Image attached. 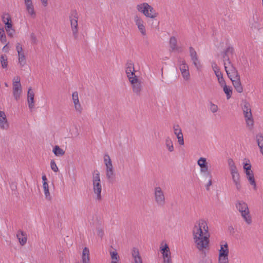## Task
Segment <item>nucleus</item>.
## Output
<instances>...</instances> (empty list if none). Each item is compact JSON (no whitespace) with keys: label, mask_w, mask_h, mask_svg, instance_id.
I'll return each instance as SVG.
<instances>
[{"label":"nucleus","mask_w":263,"mask_h":263,"mask_svg":"<svg viewBox=\"0 0 263 263\" xmlns=\"http://www.w3.org/2000/svg\"><path fill=\"white\" fill-rule=\"evenodd\" d=\"M193 239L197 248L203 251L209 247L210 233L207 221L204 219L196 221L192 230Z\"/></svg>","instance_id":"obj_1"},{"label":"nucleus","mask_w":263,"mask_h":263,"mask_svg":"<svg viewBox=\"0 0 263 263\" xmlns=\"http://www.w3.org/2000/svg\"><path fill=\"white\" fill-rule=\"evenodd\" d=\"M92 190L94 194L96 195V199L100 201L102 199L101 192L102 186L100 178V173L98 171H95L92 173Z\"/></svg>","instance_id":"obj_2"},{"label":"nucleus","mask_w":263,"mask_h":263,"mask_svg":"<svg viewBox=\"0 0 263 263\" xmlns=\"http://www.w3.org/2000/svg\"><path fill=\"white\" fill-rule=\"evenodd\" d=\"M154 201L159 207H163L166 203V198L164 190L160 186H156L153 189Z\"/></svg>","instance_id":"obj_3"},{"label":"nucleus","mask_w":263,"mask_h":263,"mask_svg":"<svg viewBox=\"0 0 263 263\" xmlns=\"http://www.w3.org/2000/svg\"><path fill=\"white\" fill-rule=\"evenodd\" d=\"M137 10L142 13L145 17L151 18H155L158 14L153 7L147 3H142L136 6Z\"/></svg>","instance_id":"obj_4"},{"label":"nucleus","mask_w":263,"mask_h":263,"mask_svg":"<svg viewBox=\"0 0 263 263\" xmlns=\"http://www.w3.org/2000/svg\"><path fill=\"white\" fill-rule=\"evenodd\" d=\"M103 161L105 166V174L107 179L108 182L112 183L115 179V173L111 160L108 154L104 155Z\"/></svg>","instance_id":"obj_5"},{"label":"nucleus","mask_w":263,"mask_h":263,"mask_svg":"<svg viewBox=\"0 0 263 263\" xmlns=\"http://www.w3.org/2000/svg\"><path fill=\"white\" fill-rule=\"evenodd\" d=\"M242 109L247 126L252 128L254 125V120L250 104L248 102H245Z\"/></svg>","instance_id":"obj_6"},{"label":"nucleus","mask_w":263,"mask_h":263,"mask_svg":"<svg viewBox=\"0 0 263 263\" xmlns=\"http://www.w3.org/2000/svg\"><path fill=\"white\" fill-rule=\"evenodd\" d=\"M229 248L228 245L226 242H221L220 249L219 250L218 262L219 263H229Z\"/></svg>","instance_id":"obj_7"},{"label":"nucleus","mask_w":263,"mask_h":263,"mask_svg":"<svg viewBox=\"0 0 263 263\" xmlns=\"http://www.w3.org/2000/svg\"><path fill=\"white\" fill-rule=\"evenodd\" d=\"M225 70L230 80L239 76L237 70L231 61L223 62Z\"/></svg>","instance_id":"obj_8"},{"label":"nucleus","mask_w":263,"mask_h":263,"mask_svg":"<svg viewBox=\"0 0 263 263\" xmlns=\"http://www.w3.org/2000/svg\"><path fill=\"white\" fill-rule=\"evenodd\" d=\"M70 21L73 35L75 39H77L78 37V14L76 12L74 11L71 13L70 16Z\"/></svg>","instance_id":"obj_9"},{"label":"nucleus","mask_w":263,"mask_h":263,"mask_svg":"<svg viewBox=\"0 0 263 263\" xmlns=\"http://www.w3.org/2000/svg\"><path fill=\"white\" fill-rule=\"evenodd\" d=\"M198 165L200 166V172L204 176H211L212 175L209 171V166L206 162V159L203 157H200L198 161Z\"/></svg>","instance_id":"obj_10"},{"label":"nucleus","mask_w":263,"mask_h":263,"mask_svg":"<svg viewBox=\"0 0 263 263\" xmlns=\"http://www.w3.org/2000/svg\"><path fill=\"white\" fill-rule=\"evenodd\" d=\"M134 20L137 26L139 31L142 35L145 36L146 35V29L145 27V23L141 17L137 15L134 16Z\"/></svg>","instance_id":"obj_11"},{"label":"nucleus","mask_w":263,"mask_h":263,"mask_svg":"<svg viewBox=\"0 0 263 263\" xmlns=\"http://www.w3.org/2000/svg\"><path fill=\"white\" fill-rule=\"evenodd\" d=\"M129 81L132 84L133 92L139 95L142 90L141 81L137 76H135L134 78H129Z\"/></svg>","instance_id":"obj_12"},{"label":"nucleus","mask_w":263,"mask_h":263,"mask_svg":"<svg viewBox=\"0 0 263 263\" xmlns=\"http://www.w3.org/2000/svg\"><path fill=\"white\" fill-rule=\"evenodd\" d=\"M189 53L193 65L198 70H200L202 68V65L200 64L197 52L195 49L192 47H190Z\"/></svg>","instance_id":"obj_13"},{"label":"nucleus","mask_w":263,"mask_h":263,"mask_svg":"<svg viewBox=\"0 0 263 263\" xmlns=\"http://www.w3.org/2000/svg\"><path fill=\"white\" fill-rule=\"evenodd\" d=\"M232 179L236 189L238 191H240L242 186L240 182V177L238 170L230 171Z\"/></svg>","instance_id":"obj_14"},{"label":"nucleus","mask_w":263,"mask_h":263,"mask_svg":"<svg viewBox=\"0 0 263 263\" xmlns=\"http://www.w3.org/2000/svg\"><path fill=\"white\" fill-rule=\"evenodd\" d=\"M72 101L76 111L81 114L83 111V107L80 102L78 92L74 91L72 94Z\"/></svg>","instance_id":"obj_15"},{"label":"nucleus","mask_w":263,"mask_h":263,"mask_svg":"<svg viewBox=\"0 0 263 263\" xmlns=\"http://www.w3.org/2000/svg\"><path fill=\"white\" fill-rule=\"evenodd\" d=\"M16 50L18 55V63L21 67H23L26 64V58L23 52V48L20 43H17L16 45Z\"/></svg>","instance_id":"obj_16"},{"label":"nucleus","mask_w":263,"mask_h":263,"mask_svg":"<svg viewBox=\"0 0 263 263\" xmlns=\"http://www.w3.org/2000/svg\"><path fill=\"white\" fill-rule=\"evenodd\" d=\"M125 72L129 80V78H134L135 76H136L135 73L134 64L132 61H128L126 63Z\"/></svg>","instance_id":"obj_17"},{"label":"nucleus","mask_w":263,"mask_h":263,"mask_svg":"<svg viewBox=\"0 0 263 263\" xmlns=\"http://www.w3.org/2000/svg\"><path fill=\"white\" fill-rule=\"evenodd\" d=\"M170 46L172 51L181 52L182 51L181 47L177 45V40L174 36L170 39Z\"/></svg>","instance_id":"obj_18"},{"label":"nucleus","mask_w":263,"mask_h":263,"mask_svg":"<svg viewBox=\"0 0 263 263\" xmlns=\"http://www.w3.org/2000/svg\"><path fill=\"white\" fill-rule=\"evenodd\" d=\"M236 207L237 210L240 213H242L243 212L249 211L247 203L242 200H239L237 201L236 203Z\"/></svg>","instance_id":"obj_19"},{"label":"nucleus","mask_w":263,"mask_h":263,"mask_svg":"<svg viewBox=\"0 0 263 263\" xmlns=\"http://www.w3.org/2000/svg\"><path fill=\"white\" fill-rule=\"evenodd\" d=\"M231 80L236 90L239 93L242 92L243 91V87L240 82V77L238 76Z\"/></svg>","instance_id":"obj_20"},{"label":"nucleus","mask_w":263,"mask_h":263,"mask_svg":"<svg viewBox=\"0 0 263 263\" xmlns=\"http://www.w3.org/2000/svg\"><path fill=\"white\" fill-rule=\"evenodd\" d=\"M246 178L248 180L250 184L252 186L254 190H257V184L255 180L254 174L253 172H251L246 174Z\"/></svg>","instance_id":"obj_21"},{"label":"nucleus","mask_w":263,"mask_h":263,"mask_svg":"<svg viewBox=\"0 0 263 263\" xmlns=\"http://www.w3.org/2000/svg\"><path fill=\"white\" fill-rule=\"evenodd\" d=\"M0 127L3 129H8L9 124L7 122L6 116L4 111H0Z\"/></svg>","instance_id":"obj_22"},{"label":"nucleus","mask_w":263,"mask_h":263,"mask_svg":"<svg viewBox=\"0 0 263 263\" xmlns=\"http://www.w3.org/2000/svg\"><path fill=\"white\" fill-rule=\"evenodd\" d=\"M17 238H18L20 244L24 246L27 242V235L22 230H19L16 234Z\"/></svg>","instance_id":"obj_23"},{"label":"nucleus","mask_w":263,"mask_h":263,"mask_svg":"<svg viewBox=\"0 0 263 263\" xmlns=\"http://www.w3.org/2000/svg\"><path fill=\"white\" fill-rule=\"evenodd\" d=\"M25 4L26 6V9L28 12L31 15V16L34 17L35 16V13L34 10V7L32 5L31 0H24Z\"/></svg>","instance_id":"obj_24"},{"label":"nucleus","mask_w":263,"mask_h":263,"mask_svg":"<svg viewBox=\"0 0 263 263\" xmlns=\"http://www.w3.org/2000/svg\"><path fill=\"white\" fill-rule=\"evenodd\" d=\"M234 49L232 47L228 46L223 53V62L230 61V55L233 53Z\"/></svg>","instance_id":"obj_25"},{"label":"nucleus","mask_w":263,"mask_h":263,"mask_svg":"<svg viewBox=\"0 0 263 263\" xmlns=\"http://www.w3.org/2000/svg\"><path fill=\"white\" fill-rule=\"evenodd\" d=\"M132 254L134 259V263H143L139 250L135 248H133Z\"/></svg>","instance_id":"obj_26"},{"label":"nucleus","mask_w":263,"mask_h":263,"mask_svg":"<svg viewBox=\"0 0 263 263\" xmlns=\"http://www.w3.org/2000/svg\"><path fill=\"white\" fill-rule=\"evenodd\" d=\"M82 263H90L89 257V250L88 248L85 247L82 254Z\"/></svg>","instance_id":"obj_27"},{"label":"nucleus","mask_w":263,"mask_h":263,"mask_svg":"<svg viewBox=\"0 0 263 263\" xmlns=\"http://www.w3.org/2000/svg\"><path fill=\"white\" fill-rule=\"evenodd\" d=\"M165 146L169 152H173L174 151L173 142L170 137H167L165 139Z\"/></svg>","instance_id":"obj_28"},{"label":"nucleus","mask_w":263,"mask_h":263,"mask_svg":"<svg viewBox=\"0 0 263 263\" xmlns=\"http://www.w3.org/2000/svg\"><path fill=\"white\" fill-rule=\"evenodd\" d=\"M243 168L245 174L252 172L251 164L249 159H245L242 162Z\"/></svg>","instance_id":"obj_29"},{"label":"nucleus","mask_w":263,"mask_h":263,"mask_svg":"<svg viewBox=\"0 0 263 263\" xmlns=\"http://www.w3.org/2000/svg\"><path fill=\"white\" fill-rule=\"evenodd\" d=\"M43 180V186L44 190V193L46 198H47L48 195H49V186L47 182V179L46 175L44 174L42 176Z\"/></svg>","instance_id":"obj_30"},{"label":"nucleus","mask_w":263,"mask_h":263,"mask_svg":"<svg viewBox=\"0 0 263 263\" xmlns=\"http://www.w3.org/2000/svg\"><path fill=\"white\" fill-rule=\"evenodd\" d=\"M241 215L247 224H251L252 221L251 216L250 214L249 211L246 212H243L242 213H241Z\"/></svg>","instance_id":"obj_31"},{"label":"nucleus","mask_w":263,"mask_h":263,"mask_svg":"<svg viewBox=\"0 0 263 263\" xmlns=\"http://www.w3.org/2000/svg\"><path fill=\"white\" fill-rule=\"evenodd\" d=\"M178 66L180 72L183 71L184 70H189V66L186 63V62L184 60H180L178 61Z\"/></svg>","instance_id":"obj_32"},{"label":"nucleus","mask_w":263,"mask_h":263,"mask_svg":"<svg viewBox=\"0 0 263 263\" xmlns=\"http://www.w3.org/2000/svg\"><path fill=\"white\" fill-rule=\"evenodd\" d=\"M52 152L57 157L62 156L65 154V151L58 145H56L53 147Z\"/></svg>","instance_id":"obj_33"},{"label":"nucleus","mask_w":263,"mask_h":263,"mask_svg":"<svg viewBox=\"0 0 263 263\" xmlns=\"http://www.w3.org/2000/svg\"><path fill=\"white\" fill-rule=\"evenodd\" d=\"M22 92V88L16 87H13V96L16 101L20 99Z\"/></svg>","instance_id":"obj_34"},{"label":"nucleus","mask_w":263,"mask_h":263,"mask_svg":"<svg viewBox=\"0 0 263 263\" xmlns=\"http://www.w3.org/2000/svg\"><path fill=\"white\" fill-rule=\"evenodd\" d=\"M2 21L5 24L6 30L12 29V23L11 17H9L7 19V21H5V16H2Z\"/></svg>","instance_id":"obj_35"},{"label":"nucleus","mask_w":263,"mask_h":263,"mask_svg":"<svg viewBox=\"0 0 263 263\" xmlns=\"http://www.w3.org/2000/svg\"><path fill=\"white\" fill-rule=\"evenodd\" d=\"M256 140L258 145L260 148V152L263 155V135L261 134L257 135L256 136Z\"/></svg>","instance_id":"obj_36"},{"label":"nucleus","mask_w":263,"mask_h":263,"mask_svg":"<svg viewBox=\"0 0 263 263\" xmlns=\"http://www.w3.org/2000/svg\"><path fill=\"white\" fill-rule=\"evenodd\" d=\"M223 87V90L224 93L226 94L227 98L228 99L231 97L232 94V90L231 87L228 86L226 84L221 86Z\"/></svg>","instance_id":"obj_37"},{"label":"nucleus","mask_w":263,"mask_h":263,"mask_svg":"<svg viewBox=\"0 0 263 263\" xmlns=\"http://www.w3.org/2000/svg\"><path fill=\"white\" fill-rule=\"evenodd\" d=\"M2 66L3 68H6L8 65L7 57L5 54H2L0 58Z\"/></svg>","instance_id":"obj_38"},{"label":"nucleus","mask_w":263,"mask_h":263,"mask_svg":"<svg viewBox=\"0 0 263 263\" xmlns=\"http://www.w3.org/2000/svg\"><path fill=\"white\" fill-rule=\"evenodd\" d=\"M110 256L112 259L111 263H118L119 261V256L116 251H112L110 252Z\"/></svg>","instance_id":"obj_39"},{"label":"nucleus","mask_w":263,"mask_h":263,"mask_svg":"<svg viewBox=\"0 0 263 263\" xmlns=\"http://www.w3.org/2000/svg\"><path fill=\"white\" fill-rule=\"evenodd\" d=\"M15 87L22 88L19 77H15L13 79V87Z\"/></svg>","instance_id":"obj_40"},{"label":"nucleus","mask_w":263,"mask_h":263,"mask_svg":"<svg viewBox=\"0 0 263 263\" xmlns=\"http://www.w3.org/2000/svg\"><path fill=\"white\" fill-rule=\"evenodd\" d=\"M173 130L174 134L178 136V135L183 134L181 128L178 124H174L173 126Z\"/></svg>","instance_id":"obj_41"},{"label":"nucleus","mask_w":263,"mask_h":263,"mask_svg":"<svg viewBox=\"0 0 263 263\" xmlns=\"http://www.w3.org/2000/svg\"><path fill=\"white\" fill-rule=\"evenodd\" d=\"M0 41L3 44L7 42L6 36L3 28H0Z\"/></svg>","instance_id":"obj_42"},{"label":"nucleus","mask_w":263,"mask_h":263,"mask_svg":"<svg viewBox=\"0 0 263 263\" xmlns=\"http://www.w3.org/2000/svg\"><path fill=\"white\" fill-rule=\"evenodd\" d=\"M228 165H229L230 171L235 170L237 169L234 161L232 159H229L228 160Z\"/></svg>","instance_id":"obj_43"},{"label":"nucleus","mask_w":263,"mask_h":263,"mask_svg":"<svg viewBox=\"0 0 263 263\" xmlns=\"http://www.w3.org/2000/svg\"><path fill=\"white\" fill-rule=\"evenodd\" d=\"M181 75L185 81H188L190 79V74L189 72V70H184L183 71L181 72Z\"/></svg>","instance_id":"obj_44"},{"label":"nucleus","mask_w":263,"mask_h":263,"mask_svg":"<svg viewBox=\"0 0 263 263\" xmlns=\"http://www.w3.org/2000/svg\"><path fill=\"white\" fill-rule=\"evenodd\" d=\"M209 109L212 113H215L218 111V107L217 105L211 102Z\"/></svg>","instance_id":"obj_45"},{"label":"nucleus","mask_w":263,"mask_h":263,"mask_svg":"<svg viewBox=\"0 0 263 263\" xmlns=\"http://www.w3.org/2000/svg\"><path fill=\"white\" fill-rule=\"evenodd\" d=\"M27 101L29 109H32L34 107V98H27Z\"/></svg>","instance_id":"obj_46"},{"label":"nucleus","mask_w":263,"mask_h":263,"mask_svg":"<svg viewBox=\"0 0 263 263\" xmlns=\"http://www.w3.org/2000/svg\"><path fill=\"white\" fill-rule=\"evenodd\" d=\"M50 167L55 172H57L59 171V168L53 160L50 161Z\"/></svg>","instance_id":"obj_47"},{"label":"nucleus","mask_w":263,"mask_h":263,"mask_svg":"<svg viewBox=\"0 0 263 263\" xmlns=\"http://www.w3.org/2000/svg\"><path fill=\"white\" fill-rule=\"evenodd\" d=\"M178 139V142L180 145H183L184 144L183 134L176 136Z\"/></svg>","instance_id":"obj_48"},{"label":"nucleus","mask_w":263,"mask_h":263,"mask_svg":"<svg viewBox=\"0 0 263 263\" xmlns=\"http://www.w3.org/2000/svg\"><path fill=\"white\" fill-rule=\"evenodd\" d=\"M161 252L162 254L163 258L168 257L171 256V252L170 249L165 250V251H161Z\"/></svg>","instance_id":"obj_49"},{"label":"nucleus","mask_w":263,"mask_h":263,"mask_svg":"<svg viewBox=\"0 0 263 263\" xmlns=\"http://www.w3.org/2000/svg\"><path fill=\"white\" fill-rule=\"evenodd\" d=\"M160 251H165L167 250H169L170 248L168 247V246L166 243H164L163 242L161 244V246L160 248Z\"/></svg>","instance_id":"obj_50"},{"label":"nucleus","mask_w":263,"mask_h":263,"mask_svg":"<svg viewBox=\"0 0 263 263\" xmlns=\"http://www.w3.org/2000/svg\"><path fill=\"white\" fill-rule=\"evenodd\" d=\"M34 93L31 87L29 88L27 92V98H34Z\"/></svg>","instance_id":"obj_51"},{"label":"nucleus","mask_w":263,"mask_h":263,"mask_svg":"<svg viewBox=\"0 0 263 263\" xmlns=\"http://www.w3.org/2000/svg\"><path fill=\"white\" fill-rule=\"evenodd\" d=\"M205 177L209 178V181H208V183L205 185L206 189V190L208 191V190H209L210 186L212 185V175H211V176H205Z\"/></svg>","instance_id":"obj_52"},{"label":"nucleus","mask_w":263,"mask_h":263,"mask_svg":"<svg viewBox=\"0 0 263 263\" xmlns=\"http://www.w3.org/2000/svg\"><path fill=\"white\" fill-rule=\"evenodd\" d=\"M212 68L214 72L220 70L219 67L218 66L217 64L215 62H213L212 63Z\"/></svg>","instance_id":"obj_53"},{"label":"nucleus","mask_w":263,"mask_h":263,"mask_svg":"<svg viewBox=\"0 0 263 263\" xmlns=\"http://www.w3.org/2000/svg\"><path fill=\"white\" fill-rule=\"evenodd\" d=\"M217 80H218V83H219V85H220L221 86H223V85H226V82H225V81H224V79H223V77H220V78H218V79H217Z\"/></svg>","instance_id":"obj_54"},{"label":"nucleus","mask_w":263,"mask_h":263,"mask_svg":"<svg viewBox=\"0 0 263 263\" xmlns=\"http://www.w3.org/2000/svg\"><path fill=\"white\" fill-rule=\"evenodd\" d=\"M97 233L98 236L102 238L104 235V231L102 229L99 228L97 230Z\"/></svg>","instance_id":"obj_55"},{"label":"nucleus","mask_w":263,"mask_h":263,"mask_svg":"<svg viewBox=\"0 0 263 263\" xmlns=\"http://www.w3.org/2000/svg\"><path fill=\"white\" fill-rule=\"evenodd\" d=\"M6 32L7 33L8 35L10 37H13V34L15 32V30L13 29H9V30H6Z\"/></svg>","instance_id":"obj_56"},{"label":"nucleus","mask_w":263,"mask_h":263,"mask_svg":"<svg viewBox=\"0 0 263 263\" xmlns=\"http://www.w3.org/2000/svg\"><path fill=\"white\" fill-rule=\"evenodd\" d=\"M214 73H215V75H216V77H217V79H218V78H220V77H223L222 73V72L220 71V70H218V71H216V72H214Z\"/></svg>","instance_id":"obj_57"},{"label":"nucleus","mask_w":263,"mask_h":263,"mask_svg":"<svg viewBox=\"0 0 263 263\" xmlns=\"http://www.w3.org/2000/svg\"><path fill=\"white\" fill-rule=\"evenodd\" d=\"M164 263H172L171 256L163 258Z\"/></svg>","instance_id":"obj_58"},{"label":"nucleus","mask_w":263,"mask_h":263,"mask_svg":"<svg viewBox=\"0 0 263 263\" xmlns=\"http://www.w3.org/2000/svg\"><path fill=\"white\" fill-rule=\"evenodd\" d=\"M41 2L44 6H46L47 5V1L48 0H41Z\"/></svg>","instance_id":"obj_59"},{"label":"nucleus","mask_w":263,"mask_h":263,"mask_svg":"<svg viewBox=\"0 0 263 263\" xmlns=\"http://www.w3.org/2000/svg\"><path fill=\"white\" fill-rule=\"evenodd\" d=\"M3 16H5V21H7V19L9 17H11L8 13L5 14Z\"/></svg>","instance_id":"obj_60"},{"label":"nucleus","mask_w":263,"mask_h":263,"mask_svg":"<svg viewBox=\"0 0 263 263\" xmlns=\"http://www.w3.org/2000/svg\"><path fill=\"white\" fill-rule=\"evenodd\" d=\"M8 49V44H7L3 48V50L4 51H5V52H7V49Z\"/></svg>","instance_id":"obj_61"},{"label":"nucleus","mask_w":263,"mask_h":263,"mask_svg":"<svg viewBox=\"0 0 263 263\" xmlns=\"http://www.w3.org/2000/svg\"><path fill=\"white\" fill-rule=\"evenodd\" d=\"M5 85L6 86H8L7 83H5Z\"/></svg>","instance_id":"obj_62"}]
</instances>
